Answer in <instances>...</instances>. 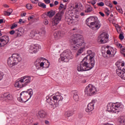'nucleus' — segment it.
Returning <instances> with one entry per match:
<instances>
[{
    "label": "nucleus",
    "mask_w": 125,
    "mask_h": 125,
    "mask_svg": "<svg viewBox=\"0 0 125 125\" xmlns=\"http://www.w3.org/2000/svg\"><path fill=\"white\" fill-rule=\"evenodd\" d=\"M55 13L56 12L55 11L53 10H51L50 11L47 12L46 15L48 16V17H49V18H51L55 15Z\"/></svg>",
    "instance_id": "obj_24"
},
{
    "label": "nucleus",
    "mask_w": 125,
    "mask_h": 125,
    "mask_svg": "<svg viewBox=\"0 0 125 125\" xmlns=\"http://www.w3.org/2000/svg\"><path fill=\"white\" fill-rule=\"evenodd\" d=\"M38 6H40V7H42V8L45 9L46 8V5L42 2H39L38 3Z\"/></svg>",
    "instance_id": "obj_29"
},
{
    "label": "nucleus",
    "mask_w": 125,
    "mask_h": 125,
    "mask_svg": "<svg viewBox=\"0 0 125 125\" xmlns=\"http://www.w3.org/2000/svg\"><path fill=\"white\" fill-rule=\"evenodd\" d=\"M34 17H35V16H30V17L28 18V20H29V21H30V20H31V19H33L34 18Z\"/></svg>",
    "instance_id": "obj_53"
},
{
    "label": "nucleus",
    "mask_w": 125,
    "mask_h": 125,
    "mask_svg": "<svg viewBox=\"0 0 125 125\" xmlns=\"http://www.w3.org/2000/svg\"><path fill=\"white\" fill-rule=\"evenodd\" d=\"M44 25H48V21L47 20H45L43 21Z\"/></svg>",
    "instance_id": "obj_45"
},
{
    "label": "nucleus",
    "mask_w": 125,
    "mask_h": 125,
    "mask_svg": "<svg viewBox=\"0 0 125 125\" xmlns=\"http://www.w3.org/2000/svg\"><path fill=\"white\" fill-rule=\"evenodd\" d=\"M38 34V36L37 39H38V40H42V39H43V37L45 36V30L44 29H41L40 30Z\"/></svg>",
    "instance_id": "obj_18"
},
{
    "label": "nucleus",
    "mask_w": 125,
    "mask_h": 125,
    "mask_svg": "<svg viewBox=\"0 0 125 125\" xmlns=\"http://www.w3.org/2000/svg\"><path fill=\"white\" fill-rule=\"evenodd\" d=\"M119 39L121 40H123L124 39H125V37L124 36V34H123V33H121L119 35Z\"/></svg>",
    "instance_id": "obj_37"
},
{
    "label": "nucleus",
    "mask_w": 125,
    "mask_h": 125,
    "mask_svg": "<svg viewBox=\"0 0 125 125\" xmlns=\"http://www.w3.org/2000/svg\"><path fill=\"white\" fill-rule=\"evenodd\" d=\"M96 19H97L96 17H91L87 18L85 21L86 25L94 31L98 30L101 27L100 21H96Z\"/></svg>",
    "instance_id": "obj_3"
},
{
    "label": "nucleus",
    "mask_w": 125,
    "mask_h": 125,
    "mask_svg": "<svg viewBox=\"0 0 125 125\" xmlns=\"http://www.w3.org/2000/svg\"><path fill=\"white\" fill-rule=\"evenodd\" d=\"M45 125H48V124H49V121L46 120L45 121Z\"/></svg>",
    "instance_id": "obj_64"
},
{
    "label": "nucleus",
    "mask_w": 125,
    "mask_h": 125,
    "mask_svg": "<svg viewBox=\"0 0 125 125\" xmlns=\"http://www.w3.org/2000/svg\"><path fill=\"white\" fill-rule=\"evenodd\" d=\"M59 3V2H58V1H55V2H54L55 5H58Z\"/></svg>",
    "instance_id": "obj_56"
},
{
    "label": "nucleus",
    "mask_w": 125,
    "mask_h": 125,
    "mask_svg": "<svg viewBox=\"0 0 125 125\" xmlns=\"http://www.w3.org/2000/svg\"><path fill=\"white\" fill-rule=\"evenodd\" d=\"M3 6L4 7H6V8H8V7H9V6H8V5L6 4H4L3 5Z\"/></svg>",
    "instance_id": "obj_55"
},
{
    "label": "nucleus",
    "mask_w": 125,
    "mask_h": 125,
    "mask_svg": "<svg viewBox=\"0 0 125 125\" xmlns=\"http://www.w3.org/2000/svg\"><path fill=\"white\" fill-rule=\"evenodd\" d=\"M38 36H39V34L38 33H36L34 31H32L30 34V36L31 38H35L36 40H38Z\"/></svg>",
    "instance_id": "obj_27"
},
{
    "label": "nucleus",
    "mask_w": 125,
    "mask_h": 125,
    "mask_svg": "<svg viewBox=\"0 0 125 125\" xmlns=\"http://www.w3.org/2000/svg\"><path fill=\"white\" fill-rule=\"evenodd\" d=\"M64 12L61 11L57 13L56 15L53 17L51 21V28L53 30H57V26L61 19H62V16H63Z\"/></svg>",
    "instance_id": "obj_7"
},
{
    "label": "nucleus",
    "mask_w": 125,
    "mask_h": 125,
    "mask_svg": "<svg viewBox=\"0 0 125 125\" xmlns=\"http://www.w3.org/2000/svg\"><path fill=\"white\" fill-rule=\"evenodd\" d=\"M32 3L37 4L39 2V0H30Z\"/></svg>",
    "instance_id": "obj_39"
},
{
    "label": "nucleus",
    "mask_w": 125,
    "mask_h": 125,
    "mask_svg": "<svg viewBox=\"0 0 125 125\" xmlns=\"http://www.w3.org/2000/svg\"><path fill=\"white\" fill-rule=\"evenodd\" d=\"M110 2H108V1H106L105 2V4L106 5H107V6H109V4Z\"/></svg>",
    "instance_id": "obj_63"
},
{
    "label": "nucleus",
    "mask_w": 125,
    "mask_h": 125,
    "mask_svg": "<svg viewBox=\"0 0 125 125\" xmlns=\"http://www.w3.org/2000/svg\"><path fill=\"white\" fill-rule=\"evenodd\" d=\"M124 110V105L121 103H110L107 105V110L113 113H119L120 111Z\"/></svg>",
    "instance_id": "obj_5"
},
{
    "label": "nucleus",
    "mask_w": 125,
    "mask_h": 125,
    "mask_svg": "<svg viewBox=\"0 0 125 125\" xmlns=\"http://www.w3.org/2000/svg\"><path fill=\"white\" fill-rule=\"evenodd\" d=\"M54 36L55 38H58L59 39V38H62V37L64 36V34H63V32H62L61 31H56L54 34Z\"/></svg>",
    "instance_id": "obj_21"
},
{
    "label": "nucleus",
    "mask_w": 125,
    "mask_h": 125,
    "mask_svg": "<svg viewBox=\"0 0 125 125\" xmlns=\"http://www.w3.org/2000/svg\"><path fill=\"white\" fill-rule=\"evenodd\" d=\"M39 46L38 44H32L29 49L30 53H37L39 51Z\"/></svg>",
    "instance_id": "obj_12"
},
{
    "label": "nucleus",
    "mask_w": 125,
    "mask_h": 125,
    "mask_svg": "<svg viewBox=\"0 0 125 125\" xmlns=\"http://www.w3.org/2000/svg\"><path fill=\"white\" fill-rule=\"evenodd\" d=\"M73 55L71 51L65 50L61 54V58L59 60H61L62 62H69L70 59H73Z\"/></svg>",
    "instance_id": "obj_8"
},
{
    "label": "nucleus",
    "mask_w": 125,
    "mask_h": 125,
    "mask_svg": "<svg viewBox=\"0 0 125 125\" xmlns=\"http://www.w3.org/2000/svg\"><path fill=\"white\" fill-rule=\"evenodd\" d=\"M28 93L27 91H22L20 94V96H21V95H28Z\"/></svg>",
    "instance_id": "obj_34"
},
{
    "label": "nucleus",
    "mask_w": 125,
    "mask_h": 125,
    "mask_svg": "<svg viewBox=\"0 0 125 125\" xmlns=\"http://www.w3.org/2000/svg\"><path fill=\"white\" fill-rule=\"evenodd\" d=\"M26 7L27 9H32V8H33V7L32 6V5L30 3L27 4L26 5Z\"/></svg>",
    "instance_id": "obj_33"
},
{
    "label": "nucleus",
    "mask_w": 125,
    "mask_h": 125,
    "mask_svg": "<svg viewBox=\"0 0 125 125\" xmlns=\"http://www.w3.org/2000/svg\"><path fill=\"white\" fill-rule=\"evenodd\" d=\"M4 15H6L7 16H9L10 14H11L9 12H7L6 11H4Z\"/></svg>",
    "instance_id": "obj_40"
},
{
    "label": "nucleus",
    "mask_w": 125,
    "mask_h": 125,
    "mask_svg": "<svg viewBox=\"0 0 125 125\" xmlns=\"http://www.w3.org/2000/svg\"><path fill=\"white\" fill-rule=\"evenodd\" d=\"M18 25L16 23H13L12 24V26L11 27V29L13 30V29H14V28H16L17 27Z\"/></svg>",
    "instance_id": "obj_36"
},
{
    "label": "nucleus",
    "mask_w": 125,
    "mask_h": 125,
    "mask_svg": "<svg viewBox=\"0 0 125 125\" xmlns=\"http://www.w3.org/2000/svg\"><path fill=\"white\" fill-rule=\"evenodd\" d=\"M16 30H11V31H10V35H16Z\"/></svg>",
    "instance_id": "obj_43"
},
{
    "label": "nucleus",
    "mask_w": 125,
    "mask_h": 125,
    "mask_svg": "<svg viewBox=\"0 0 125 125\" xmlns=\"http://www.w3.org/2000/svg\"><path fill=\"white\" fill-rule=\"evenodd\" d=\"M77 46H73L72 47V49H74V50H76V49H78V48H77Z\"/></svg>",
    "instance_id": "obj_57"
},
{
    "label": "nucleus",
    "mask_w": 125,
    "mask_h": 125,
    "mask_svg": "<svg viewBox=\"0 0 125 125\" xmlns=\"http://www.w3.org/2000/svg\"><path fill=\"white\" fill-rule=\"evenodd\" d=\"M46 102L47 103H49V104H50V105H51L52 106H53L54 107H56V102H55V101L52 100V99H51V97H46Z\"/></svg>",
    "instance_id": "obj_20"
},
{
    "label": "nucleus",
    "mask_w": 125,
    "mask_h": 125,
    "mask_svg": "<svg viewBox=\"0 0 125 125\" xmlns=\"http://www.w3.org/2000/svg\"><path fill=\"white\" fill-rule=\"evenodd\" d=\"M106 11L105 12V14L106 16H109L110 15V10H109V9L106 8Z\"/></svg>",
    "instance_id": "obj_38"
},
{
    "label": "nucleus",
    "mask_w": 125,
    "mask_h": 125,
    "mask_svg": "<svg viewBox=\"0 0 125 125\" xmlns=\"http://www.w3.org/2000/svg\"><path fill=\"white\" fill-rule=\"evenodd\" d=\"M99 13L101 16H102V17H104V16H105V14H104L103 12H99Z\"/></svg>",
    "instance_id": "obj_51"
},
{
    "label": "nucleus",
    "mask_w": 125,
    "mask_h": 125,
    "mask_svg": "<svg viewBox=\"0 0 125 125\" xmlns=\"http://www.w3.org/2000/svg\"><path fill=\"white\" fill-rule=\"evenodd\" d=\"M29 92H28V94L30 96V98H31V97H32L33 96V94L34 93V91H33V89H29L28 90Z\"/></svg>",
    "instance_id": "obj_31"
},
{
    "label": "nucleus",
    "mask_w": 125,
    "mask_h": 125,
    "mask_svg": "<svg viewBox=\"0 0 125 125\" xmlns=\"http://www.w3.org/2000/svg\"><path fill=\"white\" fill-rule=\"evenodd\" d=\"M120 64H121V62H116L115 65H116V66H117L118 68H119Z\"/></svg>",
    "instance_id": "obj_50"
},
{
    "label": "nucleus",
    "mask_w": 125,
    "mask_h": 125,
    "mask_svg": "<svg viewBox=\"0 0 125 125\" xmlns=\"http://www.w3.org/2000/svg\"><path fill=\"white\" fill-rule=\"evenodd\" d=\"M108 6L110 8H113V5L112 4H111L110 3L109 4Z\"/></svg>",
    "instance_id": "obj_61"
},
{
    "label": "nucleus",
    "mask_w": 125,
    "mask_h": 125,
    "mask_svg": "<svg viewBox=\"0 0 125 125\" xmlns=\"http://www.w3.org/2000/svg\"><path fill=\"white\" fill-rule=\"evenodd\" d=\"M33 81V79L31 76H25L21 77L19 81H16L15 83V87H19L22 88V87H25L28 84H30Z\"/></svg>",
    "instance_id": "obj_4"
},
{
    "label": "nucleus",
    "mask_w": 125,
    "mask_h": 125,
    "mask_svg": "<svg viewBox=\"0 0 125 125\" xmlns=\"http://www.w3.org/2000/svg\"><path fill=\"white\" fill-rule=\"evenodd\" d=\"M3 79V73L0 72V81Z\"/></svg>",
    "instance_id": "obj_41"
},
{
    "label": "nucleus",
    "mask_w": 125,
    "mask_h": 125,
    "mask_svg": "<svg viewBox=\"0 0 125 125\" xmlns=\"http://www.w3.org/2000/svg\"><path fill=\"white\" fill-rule=\"evenodd\" d=\"M73 115H74V111L73 110H68L67 113L66 114H65V116L66 117H71L72 116H73Z\"/></svg>",
    "instance_id": "obj_28"
},
{
    "label": "nucleus",
    "mask_w": 125,
    "mask_h": 125,
    "mask_svg": "<svg viewBox=\"0 0 125 125\" xmlns=\"http://www.w3.org/2000/svg\"><path fill=\"white\" fill-rule=\"evenodd\" d=\"M91 4H92V5H94V4H95V3H96V1L95 0H92L91 1Z\"/></svg>",
    "instance_id": "obj_47"
},
{
    "label": "nucleus",
    "mask_w": 125,
    "mask_h": 125,
    "mask_svg": "<svg viewBox=\"0 0 125 125\" xmlns=\"http://www.w3.org/2000/svg\"><path fill=\"white\" fill-rule=\"evenodd\" d=\"M88 55L84 58L80 64L77 66L78 72H83L89 71L94 67L95 65V53L93 52L91 50L87 51Z\"/></svg>",
    "instance_id": "obj_1"
},
{
    "label": "nucleus",
    "mask_w": 125,
    "mask_h": 125,
    "mask_svg": "<svg viewBox=\"0 0 125 125\" xmlns=\"http://www.w3.org/2000/svg\"><path fill=\"white\" fill-rule=\"evenodd\" d=\"M44 1L47 4H48V3H50V0H44Z\"/></svg>",
    "instance_id": "obj_49"
},
{
    "label": "nucleus",
    "mask_w": 125,
    "mask_h": 125,
    "mask_svg": "<svg viewBox=\"0 0 125 125\" xmlns=\"http://www.w3.org/2000/svg\"><path fill=\"white\" fill-rule=\"evenodd\" d=\"M53 100L56 102V107L58 106V102L59 101H62L63 100V97L61 95H55L53 97Z\"/></svg>",
    "instance_id": "obj_13"
},
{
    "label": "nucleus",
    "mask_w": 125,
    "mask_h": 125,
    "mask_svg": "<svg viewBox=\"0 0 125 125\" xmlns=\"http://www.w3.org/2000/svg\"><path fill=\"white\" fill-rule=\"evenodd\" d=\"M119 123L122 125H125V117L121 116L119 119Z\"/></svg>",
    "instance_id": "obj_26"
},
{
    "label": "nucleus",
    "mask_w": 125,
    "mask_h": 125,
    "mask_svg": "<svg viewBox=\"0 0 125 125\" xmlns=\"http://www.w3.org/2000/svg\"><path fill=\"white\" fill-rule=\"evenodd\" d=\"M111 51H112V50H111L110 49L107 50L106 51V54H107V55H111V54H112V55H113V56H115L116 54V53L117 52L116 51H114V52H115L114 54V53L112 54Z\"/></svg>",
    "instance_id": "obj_30"
},
{
    "label": "nucleus",
    "mask_w": 125,
    "mask_h": 125,
    "mask_svg": "<svg viewBox=\"0 0 125 125\" xmlns=\"http://www.w3.org/2000/svg\"><path fill=\"white\" fill-rule=\"evenodd\" d=\"M39 115L40 118H42V119H44V118H46V116H47L46 112L44 110L40 111L39 112Z\"/></svg>",
    "instance_id": "obj_22"
},
{
    "label": "nucleus",
    "mask_w": 125,
    "mask_h": 125,
    "mask_svg": "<svg viewBox=\"0 0 125 125\" xmlns=\"http://www.w3.org/2000/svg\"><path fill=\"white\" fill-rule=\"evenodd\" d=\"M105 4L103 2H100L97 3V5L98 6H104Z\"/></svg>",
    "instance_id": "obj_35"
},
{
    "label": "nucleus",
    "mask_w": 125,
    "mask_h": 125,
    "mask_svg": "<svg viewBox=\"0 0 125 125\" xmlns=\"http://www.w3.org/2000/svg\"><path fill=\"white\" fill-rule=\"evenodd\" d=\"M121 66H122V67H125V62H121Z\"/></svg>",
    "instance_id": "obj_60"
},
{
    "label": "nucleus",
    "mask_w": 125,
    "mask_h": 125,
    "mask_svg": "<svg viewBox=\"0 0 125 125\" xmlns=\"http://www.w3.org/2000/svg\"><path fill=\"white\" fill-rule=\"evenodd\" d=\"M2 46H4V45L3 44V43L2 42L1 40L0 39V47Z\"/></svg>",
    "instance_id": "obj_48"
},
{
    "label": "nucleus",
    "mask_w": 125,
    "mask_h": 125,
    "mask_svg": "<svg viewBox=\"0 0 125 125\" xmlns=\"http://www.w3.org/2000/svg\"><path fill=\"white\" fill-rule=\"evenodd\" d=\"M117 11H118V12H119L120 13H123V10H122L121 9H120V8H116Z\"/></svg>",
    "instance_id": "obj_46"
},
{
    "label": "nucleus",
    "mask_w": 125,
    "mask_h": 125,
    "mask_svg": "<svg viewBox=\"0 0 125 125\" xmlns=\"http://www.w3.org/2000/svg\"><path fill=\"white\" fill-rule=\"evenodd\" d=\"M96 102L95 100L93 99L91 102L87 105V107L85 108L86 113H90V112L94 110V105Z\"/></svg>",
    "instance_id": "obj_11"
},
{
    "label": "nucleus",
    "mask_w": 125,
    "mask_h": 125,
    "mask_svg": "<svg viewBox=\"0 0 125 125\" xmlns=\"http://www.w3.org/2000/svg\"><path fill=\"white\" fill-rule=\"evenodd\" d=\"M70 42L72 44H75L77 47H81V48L78 50L77 54L79 55L83 52V49L85 46V43L83 40V35L80 34H75L70 37Z\"/></svg>",
    "instance_id": "obj_2"
},
{
    "label": "nucleus",
    "mask_w": 125,
    "mask_h": 125,
    "mask_svg": "<svg viewBox=\"0 0 125 125\" xmlns=\"http://www.w3.org/2000/svg\"><path fill=\"white\" fill-rule=\"evenodd\" d=\"M0 39L4 45L7 44L9 42V37L7 36H2L0 38Z\"/></svg>",
    "instance_id": "obj_17"
},
{
    "label": "nucleus",
    "mask_w": 125,
    "mask_h": 125,
    "mask_svg": "<svg viewBox=\"0 0 125 125\" xmlns=\"http://www.w3.org/2000/svg\"><path fill=\"white\" fill-rule=\"evenodd\" d=\"M116 45L118 46V47L121 49L123 47V45H122L121 43H117Z\"/></svg>",
    "instance_id": "obj_44"
},
{
    "label": "nucleus",
    "mask_w": 125,
    "mask_h": 125,
    "mask_svg": "<svg viewBox=\"0 0 125 125\" xmlns=\"http://www.w3.org/2000/svg\"><path fill=\"white\" fill-rule=\"evenodd\" d=\"M116 73L122 80H125V72L122 70V67L116 69Z\"/></svg>",
    "instance_id": "obj_14"
},
{
    "label": "nucleus",
    "mask_w": 125,
    "mask_h": 125,
    "mask_svg": "<svg viewBox=\"0 0 125 125\" xmlns=\"http://www.w3.org/2000/svg\"><path fill=\"white\" fill-rule=\"evenodd\" d=\"M73 98L75 101H79L80 97H79V94L76 91H73Z\"/></svg>",
    "instance_id": "obj_25"
},
{
    "label": "nucleus",
    "mask_w": 125,
    "mask_h": 125,
    "mask_svg": "<svg viewBox=\"0 0 125 125\" xmlns=\"http://www.w3.org/2000/svg\"><path fill=\"white\" fill-rule=\"evenodd\" d=\"M40 67H43V66L44 67V62H41V63L40 64Z\"/></svg>",
    "instance_id": "obj_54"
},
{
    "label": "nucleus",
    "mask_w": 125,
    "mask_h": 125,
    "mask_svg": "<svg viewBox=\"0 0 125 125\" xmlns=\"http://www.w3.org/2000/svg\"><path fill=\"white\" fill-rule=\"evenodd\" d=\"M98 39L101 43H106L109 41V35L108 34L103 32L99 36Z\"/></svg>",
    "instance_id": "obj_10"
},
{
    "label": "nucleus",
    "mask_w": 125,
    "mask_h": 125,
    "mask_svg": "<svg viewBox=\"0 0 125 125\" xmlns=\"http://www.w3.org/2000/svg\"><path fill=\"white\" fill-rule=\"evenodd\" d=\"M8 12H9L11 14L12 13V11H13L12 9H9L8 10Z\"/></svg>",
    "instance_id": "obj_58"
},
{
    "label": "nucleus",
    "mask_w": 125,
    "mask_h": 125,
    "mask_svg": "<svg viewBox=\"0 0 125 125\" xmlns=\"http://www.w3.org/2000/svg\"><path fill=\"white\" fill-rule=\"evenodd\" d=\"M63 7H64V5H63V4L61 3L60 5L59 9H62V8H63Z\"/></svg>",
    "instance_id": "obj_52"
},
{
    "label": "nucleus",
    "mask_w": 125,
    "mask_h": 125,
    "mask_svg": "<svg viewBox=\"0 0 125 125\" xmlns=\"http://www.w3.org/2000/svg\"><path fill=\"white\" fill-rule=\"evenodd\" d=\"M50 65V63L48 60H46V62L44 63V68H48Z\"/></svg>",
    "instance_id": "obj_32"
},
{
    "label": "nucleus",
    "mask_w": 125,
    "mask_h": 125,
    "mask_svg": "<svg viewBox=\"0 0 125 125\" xmlns=\"http://www.w3.org/2000/svg\"><path fill=\"white\" fill-rule=\"evenodd\" d=\"M65 20L68 25L73 24V23H74V21H75V20H73L72 17H71L70 15H67L65 16Z\"/></svg>",
    "instance_id": "obj_19"
},
{
    "label": "nucleus",
    "mask_w": 125,
    "mask_h": 125,
    "mask_svg": "<svg viewBox=\"0 0 125 125\" xmlns=\"http://www.w3.org/2000/svg\"><path fill=\"white\" fill-rule=\"evenodd\" d=\"M19 102H21V103H25V102H27V101H28V100L26 101H23V99L21 98H20L19 99Z\"/></svg>",
    "instance_id": "obj_42"
},
{
    "label": "nucleus",
    "mask_w": 125,
    "mask_h": 125,
    "mask_svg": "<svg viewBox=\"0 0 125 125\" xmlns=\"http://www.w3.org/2000/svg\"><path fill=\"white\" fill-rule=\"evenodd\" d=\"M24 35V29L20 28L16 30V38H19Z\"/></svg>",
    "instance_id": "obj_16"
},
{
    "label": "nucleus",
    "mask_w": 125,
    "mask_h": 125,
    "mask_svg": "<svg viewBox=\"0 0 125 125\" xmlns=\"http://www.w3.org/2000/svg\"><path fill=\"white\" fill-rule=\"evenodd\" d=\"M121 69H122V72H123V73H125V66L122 69L121 68Z\"/></svg>",
    "instance_id": "obj_62"
},
{
    "label": "nucleus",
    "mask_w": 125,
    "mask_h": 125,
    "mask_svg": "<svg viewBox=\"0 0 125 125\" xmlns=\"http://www.w3.org/2000/svg\"><path fill=\"white\" fill-rule=\"evenodd\" d=\"M85 13H90V12H92V10H93V8L90 5H87L85 6Z\"/></svg>",
    "instance_id": "obj_23"
},
{
    "label": "nucleus",
    "mask_w": 125,
    "mask_h": 125,
    "mask_svg": "<svg viewBox=\"0 0 125 125\" xmlns=\"http://www.w3.org/2000/svg\"><path fill=\"white\" fill-rule=\"evenodd\" d=\"M1 98H3L5 100L7 99V100L11 101V100H13V97L12 96V95H11V94L6 92L1 95Z\"/></svg>",
    "instance_id": "obj_15"
},
{
    "label": "nucleus",
    "mask_w": 125,
    "mask_h": 125,
    "mask_svg": "<svg viewBox=\"0 0 125 125\" xmlns=\"http://www.w3.org/2000/svg\"><path fill=\"white\" fill-rule=\"evenodd\" d=\"M22 59L19 54H13L11 57H10L7 60V64L9 67L12 68L13 66H16L18 64V62H20Z\"/></svg>",
    "instance_id": "obj_6"
},
{
    "label": "nucleus",
    "mask_w": 125,
    "mask_h": 125,
    "mask_svg": "<svg viewBox=\"0 0 125 125\" xmlns=\"http://www.w3.org/2000/svg\"><path fill=\"white\" fill-rule=\"evenodd\" d=\"M117 32L120 34L121 33V28H119L118 29H117Z\"/></svg>",
    "instance_id": "obj_59"
},
{
    "label": "nucleus",
    "mask_w": 125,
    "mask_h": 125,
    "mask_svg": "<svg viewBox=\"0 0 125 125\" xmlns=\"http://www.w3.org/2000/svg\"><path fill=\"white\" fill-rule=\"evenodd\" d=\"M84 92L87 96H92L97 92V89L93 85L89 84L85 87Z\"/></svg>",
    "instance_id": "obj_9"
}]
</instances>
